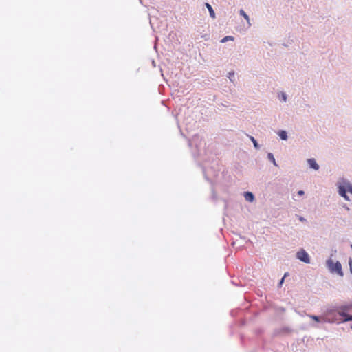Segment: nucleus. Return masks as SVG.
I'll return each mask as SVG.
<instances>
[{
    "mask_svg": "<svg viewBox=\"0 0 352 352\" xmlns=\"http://www.w3.org/2000/svg\"><path fill=\"white\" fill-rule=\"evenodd\" d=\"M267 156V159L274 164V166H278V164L276 162L274 155L272 153H268Z\"/></svg>",
    "mask_w": 352,
    "mask_h": 352,
    "instance_id": "10",
    "label": "nucleus"
},
{
    "mask_svg": "<svg viewBox=\"0 0 352 352\" xmlns=\"http://www.w3.org/2000/svg\"><path fill=\"white\" fill-rule=\"evenodd\" d=\"M239 14L242 16L246 21L248 27L250 28L252 26V23L250 22V19L249 16L245 13V12L243 10H239Z\"/></svg>",
    "mask_w": 352,
    "mask_h": 352,
    "instance_id": "7",
    "label": "nucleus"
},
{
    "mask_svg": "<svg viewBox=\"0 0 352 352\" xmlns=\"http://www.w3.org/2000/svg\"><path fill=\"white\" fill-rule=\"evenodd\" d=\"M234 76V73H229V78Z\"/></svg>",
    "mask_w": 352,
    "mask_h": 352,
    "instance_id": "18",
    "label": "nucleus"
},
{
    "mask_svg": "<svg viewBox=\"0 0 352 352\" xmlns=\"http://www.w3.org/2000/svg\"><path fill=\"white\" fill-rule=\"evenodd\" d=\"M296 258L305 263H310L311 259L309 254L304 250L300 249L296 252Z\"/></svg>",
    "mask_w": 352,
    "mask_h": 352,
    "instance_id": "3",
    "label": "nucleus"
},
{
    "mask_svg": "<svg viewBox=\"0 0 352 352\" xmlns=\"http://www.w3.org/2000/svg\"><path fill=\"white\" fill-rule=\"evenodd\" d=\"M234 37L232 36H226L221 40V43H224L228 41H234Z\"/></svg>",
    "mask_w": 352,
    "mask_h": 352,
    "instance_id": "11",
    "label": "nucleus"
},
{
    "mask_svg": "<svg viewBox=\"0 0 352 352\" xmlns=\"http://www.w3.org/2000/svg\"><path fill=\"white\" fill-rule=\"evenodd\" d=\"M206 7L207 8L209 13H210V16L212 18V19H215L216 18V14H215V12L213 10V8H212V6L209 4V3H206Z\"/></svg>",
    "mask_w": 352,
    "mask_h": 352,
    "instance_id": "9",
    "label": "nucleus"
},
{
    "mask_svg": "<svg viewBox=\"0 0 352 352\" xmlns=\"http://www.w3.org/2000/svg\"><path fill=\"white\" fill-rule=\"evenodd\" d=\"M311 318H312L314 320L319 322L320 321V317L316 316H311Z\"/></svg>",
    "mask_w": 352,
    "mask_h": 352,
    "instance_id": "15",
    "label": "nucleus"
},
{
    "mask_svg": "<svg viewBox=\"0 0 352 352\" xmlns=\"http://www.w3.org/2000/svg\"><path fill=\"white\" fill-rule=\"evenodd\" d=\"M351 328H352V326H351Z\"/></svg>",
    "mask_w": 352,
    "mask_h": 352,
    "instance_id": "20",
    "label": "nucleus"
},
{
    "mask_svg": "<svg viewBox=\"0 0 352 352\" xmlns=\"http://www.w3.org/2000/svg\"><path fill=\"white\" fill-rule=\"evenodd\" d=\"M325 265L330 273L336 274L340 277L344 276L340 262L336 260L332 255L326 260Z\"/></svg>",
    "mask_w": 352,
    "mask_h": 352,
    "instance_id": "2",
    "label": "nucleus"
},
{
    "mask_svg": "<svg viewBox=\"0 0 352 352\" xmlns=\"http://www.w3.org/2000/svg\"><path fill=\"white\" fill-rule=\"evenodd\" d=\"M244 198L247 201L250 203H252L255 199L254 195L250 192H245Z\"/></svg>",
    "mask_w": 352,
    "mask_h": 352,
    "instance_id": "8",
    "label": "nucleus"
},
{
    "mask_svg": "<svg viewBox=\"0 0 352 352\" xmlns=\"http://www.w3.org/2000/svg\"><path fill=\"white\" fill-rule=\"evenodd\" d=\"M297 195L298 196H303L305 195V192L303 190H298L297 192Z\"/></svg>",
    "mask_w": 352,
    "mask_h": 352,
    "instance_id": "17",
    "label": "nucleus"
},
{
    "mask_svg": "<svg viewBox=\"0 0 352 352\" xmlns=\"http://www.w3.org/2000/svg\"><path fill=\"white\" fill-rule=\"evenodd\" d=\"M250 139L252 141V142L253 143L254 147L256 149H259L260 148V146L258 145L257 141L254 139V138L252 137V136H250Z\"/></svg>",
    "mask_w": 352,
    "mask_h": 352,
    "instance_id": "12",
    "label": "nucleus"
},
{
    "mask_svg": "<svg viewBox=\"0 0 352 352\" xmlns=\"http://www.w3.org/2000/svg\"><path fill=\"white\" fill-rule=\"evenodd\" d=\"M306 162L310 169L315 171H318L320 169V166L314 158H309L306 160Z\"/></svg>",
    "mask_w": 352,
    "mask_h": 352,
    "instance_id": "4",
    "label": "nucleus"
},
{
    "mask_svg": "<svg viewBox=\"0 0 352 352\" xmlns=\"http://www.w3.org/2000/svg\"><path fill=\"white\" fill-rule=\"evenodd\" d=\"M343 318L342 319L343 321L352 320V316L348 315L341 314Z\"/></svg>",
    "mask_w": 352,
    "mask_h": 352,
    "instance_id": "13",
    "label": "nucleus"
},
{
    "mask_svg": "<svg viewBox=\"0 0 352 352\" xmlns=\"http://www.w3.org/2000/svg\"><path fill=\"white\" fill-rule=\"evenodd\" d=\"M287 276V273H285V275H284V276L281 278L280 281L279 282V283H278V287H281V286H282V285H283V282H284V279H285V278Z\"/></svg>",
    "mask_w": 352,
    "mask_h": 352,
    "instance_id": "14",
    "label": "nucleus"
},
{
    "mask_svg": "<svg viewBox=\"0 0 352 352\" xmlns=\"http://www.w3.org/2000/svg\"><path fill=\"white\" fill-rule=\"evenodd\" d=\"M351 273H352V269H351Z\"/></svg>",
    "mask_w": 352,
    "mask_h": 352,
    "instance_id": "19",
    "label": "nucleus"
},
{
    "mask_svg": "<svg viewBox=\"0 0 352 352\" xmlns=\"http://www.w3.org/2000/svg\"><path fill=\"white\" fill-rule=\"evenodd\" d=\"M277 98L280 102L285 103L287 102V95L284 91H279L277 94Z\"/></svg>",
    "mask_w": 352,
    "mask_h": 352,
    "instance_id": "6",
    "label": "nucleus"
},
{
    "mask_svg": "<svg viewBox=\"0 0 352 352\" xmlns=\"http://www.w3.org/2000/svg\"><path fill=\"white\" fill-rule=\"evenodd\" d=\"M339 197L346 202L352 201V182L345 177L338 178L335 184Z\"/></svg>",
    "mask_w": 352,
    "mask_h": 352,
    "instance_id": "1",
    "label": "nucleus"
},
{
    "mask_svg": "<svg viewBox=\"0 0 352 352\" xmlns=\"http://www.w3.org/2000/svg\"><path fill=\"white\" fill-rule=\"evenodd\" d=\"M277 135L281 140L287 141L289 138L288 133L285 130H279Z\"/></svg>",
    "mask_w": 352,
    "mask_h": 352,
    "instance_id": "5",
    "label": "nucleus"
},
{
    "mask_svg": "<svg viewBox=\"0 0 352 352\" xmlns=\"http://www.w3.org/2000/svg\"><path fill=\"white\" fill-rule=\"evenodd\" d=\"M342 208L346 210V211H349L350 210V208L347 206L346 204H344L342 205Z\"/></svg>",
    "mask_w": 352,
    "mask_h": 352,
    "instance_id": "16",
    "label": "nucleus"
}]
</instances>
